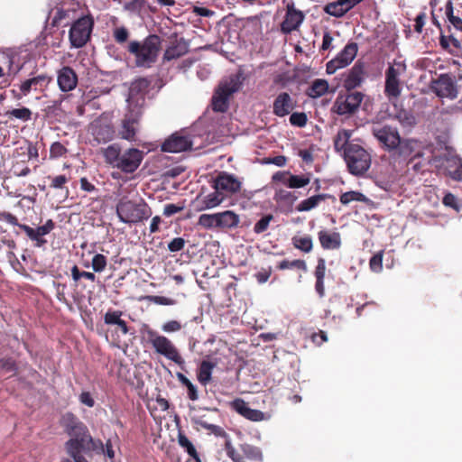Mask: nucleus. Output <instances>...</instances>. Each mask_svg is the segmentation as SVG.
<instances>
[{
    "mask_svg": "<svg viewBox=\"0 0 462 462\" xmlns=\"http://www.w3.org/2000/svg\"><path fill=\"white\" fill-rule=\"evenodd\" d=\"M162 49V39L149 34L143 41H131L127 51L134 56L137 68L150 69L156 63Z\"/></svg>",
    "mask_w": 462,
    "mask_h": 462,
    "instance_id": "f257e3e1",
    "label": "nucleus"
},
{
    "mask_svg": "<svg viewBox=\"0 0 462 462\" xmlns=\"http://www.w3.org/2000/svg\"><path fill=\"white\" fill-rule=\"evenodd\" d=\"M372 134L380 145L389 152L398 150L400 155L406 156L412 151V142L402 141L396 127L377 124L373 125Z\"/></svg>",
    "mask_w": 462,
    "mask_h": 462,
    "instance_id": "f03ea898",
    "label": "nucleus"
},
{
    "mask_svg": "<svg viewBox=\"0 0 462 462\" xmlns=\"http://www.w3.org/2000/svg\"><path fill=\"white\" fill-rule=\"evenodd\" d=\"M430 163L439 173L456 180H462V161L453 149L447 147L441 152L434 153Z\"/></svg>",
    "mask_w": 462,
    "mask_h": 462,
    "instance_id": "7ed1b4c3",
    "label": "nucleus"
},
{
    "mask_svg": "<svg viewBox=\"0 0 462 462\" xmlns=\"http://www.w3.org/2000/svg\"><path fill=\"white\" fill-rule=\"evenodd\" d=\"M145 333L147 341L153 347L155 353L163 356L182 368L185 361L171 340L152 328H147Z\"/></svg>",
    "mask_w": 462,
    "mask_h": 462,
    "instance_id": "20e7f679",
    "label": "nucleus"
},
{
    "mask_svg": "<svg viewBox=\"0 0 462 462\" xmlns=\"http://www.w3.org/2000/svg\"><path fill=\"white\" fill-rule=\"evenodd\" d=\"M116 214L121 222L135 224L147 219L152 210L146 203H135L126 199H121L116 204Z\"/></svg>",
    "mask_w": 462,
    "mask_h": 462,
    "instance_id": "39448f33",
    "label": "nucleus"
},
{
    "mask_svg": "<svg viewBox=\"0 0 462 462\" xmlns=\"http://www.w3.org/2000/svg\"><path fill=\"white\" fill-rule=\"evenodd\" d=\"M344 158L349 172L356 176H360L366 172L371 165L370 153L356 143L347 147Z\"/></svg>",
    "mask_w": 462,
    "mask_h": 462,
    "instance_id": "423d86ee",
    "label": "nucleus"
},
{
    "mask_svg": "<svg viewBox=\"0 0 462 462\" xmlns=\"http://www.w3.org/2000/svg\"><path fill=\"white\" fill-rule=\"evenodd\" d=\"M224 450L232 462H263V460L261 448L248 443L240 444L236 448L231 439H226Z\"/></svg>",
    "mask_w": 462,
    "mask_h": 462,
    "instance_id": "0eeeda50",
    "label": "nucleus"
},
{
    "mask_svg": "<svg viewBox=\"0 0 462 462\" xmlns=\"http://www.w3.org/2000/svg\"><path fill=\"white\" fill-rule=\"evenodd\" d=\"M239 88L240 83L236 77H230L227 80L221 81L212 97V109L215 112H226L228 109L229 97Z\"/></svg>",
    "mask_w": 462,
    "mask_h": 462,
    "instance_id": "6e6552de",
    "label": "nucleus"
},
{
    "mask_svg": "<svg viewBox=\"0 0 462 462\" xmlns=\"http://www.w3.org/2000/svg\"><path fill=\"white\" fill-rule=\"evenodd\" d=\"M143 113V110L140 109L138 104L134 107L128 106L118 129L120 138L129 142L135 141Z\"/></svg>",
    "mask_w": 462,
    "mask_h": 462,
    "instance_id": "1a4fd4ad",
    "label": "nucleus"
},
{
    "mask_svg": "<svg viewBox=\"0 0 462 462\" xmlns=\"http://www.w3.org/2000/svg\"><path fill=\"white\" fill-rule=\"evenodd\" d=\"M94 26V20L91 16H82L75 21L69 32L70 44L74 48H82L90 39Z\"/></svg>",
    "mask_w": 462,
    "mask_h": 462,
    "instance_id": "9d476101",
    "label": "nucleus"
},
{
    "mask_svg": "<svg viewBox=\"0 0 462 462\" xmlns=\"http://www.w3.org/2000/svg\"><path fill=\"white\" fill-rule=\"evenodd\" d=\"M88 131L93 138L92 141L97 144L109 143L116 135L111 120L105 116H100L93 120L89 124Z\"/></svg>",
    "mask_w": 462,
    "mask_h": 462,
    "instance_id": "9b49d317",
    "label": "nucleus"
},
{
    "mask_svg": "<svg viewBox=\"0 0 462 462\" xmlns=\"http://www.w3.org/2000/svg\"><path fill=\"white\" fill-rule=\"evenodd\" d=\"M364 94L359 91H347L345 95H338L336 98L332 111L339 116H350L355 114L362 101Z\"/></svg>",
    "mask_w": 462,
    "mask_h": 462,
    "instance_id": "f8f14e48",
    "label": "nucleus"
},
{
    "mask_svg": "<svg viewBox=\"0 0 462 462\" xmlns=\"http://www.w3.org/2000/svg\"><path fill=\"white\" fill-rule=\"evenodd\" d=\"M432 91L441 98L454 100L458 97L459 88L455 77L449 73L440 74L431 81Z\"/></svg>",
    "mask_w": 462,
    "mask_h": 462,
    "instance_id": "ddd939ff",
    "label": "nucleus"
},
{
    "mask_svg": "<svg viewBox=\"0 0 462 462\" xmlns=\"http://www.w3.org/2000/svg\"><path fill=\"white\" fill-rule=\"evenodd\" d=\"M390 65L385 71L384 94L391 99H397L402 93L400 75L405 70V66L402 63Z\"/></svg>",
    "mask_w": 462,
    "mask_h": 462,
    "instance_id": "4468645a",
    "label": "nucleus"
},
{
    "mask_svg": "<svg viewBox=\"0 0 462 462\" xmlns=\"http://www.w3.org/2000/svg\"><path fill=\"white\" fill-rule=\"evenodd\" d=\"M68 453H77L78 451H96L103 452L104 444L99 439H94L89 433L81 435L79 438H70L66 442Z\"/></svg>",
    "mask_w": 462,
    "mask_h": 462,
    "instance_id": "2eb2a0df",
    "label": "nucleus"
},
{
    "mask_svg": "<svg viewBox=\"0 0 462 462\" xmlns=\"http://www.w3.org/2000/svg\"><path fill=\"white\" fill-rule=\"evenodd\" d=\"M358 46L356 42H348L344 49L326 65L328 74H334L337 69L348 66L356 58Z\"/></svg>",
    "mask_w": 462,
    "mask_h": 462,
    "instance_id": "dca6fc26",
    "label": "nucleus"
},
{
    "mask_svg": "<svg viewBox=\"0 0 462 462\" xmlns=\"http://www.w3.org/2000/svg\"><path fill=\"white\" fill-rule=\"evenodd\" d=\"M212 187L226 198L238 193L241 190L242 182L234 174L221 171L214 179Z\"/></svg>",
    "mask_w": 462,
    "mask_h": 462,
    "instance_id": "f3484780",
    "label": "nucleus"
},
{
    "mask_svg": "<svg viewBox=\"0 0 462 462\" xmlns=\"http://www.w3.org/2000/svg\"><path fill=\"white\" fill-rule=\"evenodd\" d=\"M151 84L152 80L148 78H138L134 79L129 88V96L127 98L128 106L134 107L138 104L140 109L143 110L145 96L149 91Z\"/></svg>",
    "mask_w": 462,
    "mask_h": 462,
    "instance_id": "a211bd4d",
    "label": "nucleus"
},
{
    "mask_svg": "<svg viewBox=\"0 0 462 462\" xmlns=\"http://www.w3.org/2000/svg\"><path fill=\"white\" fill-rule=\"evenodd\" d=\"M143 159V152L136 148H129L122 153L116 169L125 173L134 172Z\"/></svg>",
    "mask_w": 462,
    "mask_h": 462,
    "instance_id": "6ab92c4d",
    "label": "nucleus"
},
{
    "mask_svg": "<svg viewBox=\"0 0 462 462\" xmlns=\"http://www.w3.org/2000/svg\"><path fill=\"white\" fill-rule=\"evenodd\" d=\"M192 142L187 135H181L178 133L171 135L162 144V151L166 152H180L190 149Z\"/></svg>",
    "mask_w": 462,
    "mask_h": 462,
    "instance_id": "aec40b11",
    "label": "nucleus"
},
{
    "mask_svg": "<svg viewBox=\"0 0 462 462\" xmlns=\"http://www.w3.org/2000/svg\"><path fill=\"white\" fill-rule=\"evenodd\" d=\"M297 102L287 92H281L273 100V113L279 117H284L296 107Z\"/></svg>",
    "mask_w": 462,
    "mask_h": 462,
    "instance_id": "412c9836",
    "label": "nucleus"
},
{
    "mask_svg": "<svg viewBox=\"0 0 462 462\" xmlns=\"http://www.w3.org/2000/svg\"><path fill=\"white\" fill-rule=\"evenodd\" d=\"M57 83L62 92H69L76 88L78 75L69 66H63L57 71Z\"/></svg>",
    "mask_w": 462,
    "mask_h": 462,
    "instance_id": "4be33fe9",
    "label": "nucleus"
},
{
    "mask_svg": "<svg viewBox=\"0 0 462 462\" xmlns=\"http://www.w3.org/2000/svg\"><path fill=\"white\" fill-rule=\"evenodd\" d=\"M231 407L238 414L252 421H262L266 419L264 412L252 409L243 399H236L231 402Z\"/></svg>",
    "mask_w": 462,
    "mask_h": 462,
    "instance_id": "5701e85b",
    "label": "nucleus"
},
{
    "mask_svg": "<svg viewBox=\"0 0 462 462\" xmlns=\"http://www.w3.org/2000/svg\"><path fill=\"white\" fill-rule=\"evenodd\" d=\"M359 3V0H337L325 5L323 10L331 16L340 18Z\"/></svg>",
    "mask_w": 462,
    "mask_h": 462,
    "instance_id": "b1692460",
    "label": "nucleus"
},
{
    "mask_svg": "<svg viewBox=\"0 0 462 462\" xmlns=\"http://www.w3.org/2000/svg\"><path fill=\"white\" fill-rule=\"evenodd\" d=\"M365 64L360 61L356 62L344 80L345 88L350 91L359 87L365 79Z\"/></svg>",
    "mask_w": 462,
    "mask_h": 462,
    "instance_id": "393cba45",
    "label": "nucleus"
},
{
    "mask_svg": "<svg viewBox=\"0 0 462 462\" xmlns=\"http://www.w3.org/2000/svg\"><path fill=\"white\" fill-rule=\"evenodd\" d=\"M304 20V14L301 11L296 10L294 6L288 5L285 19L282 23V30L284 32H291L297 30Z\"/></svg>",
    "mask_w": 462,
    "mask_h": 462,
    "instance_id": "a878e982",
    "label": "nucleus"
},
{
    "mask_svg": "<svg viewBox=\"0 0 462 462\" xmlns=\"http://www.w3.org/2000/svg\"><path fill=\"white\" fill-rule=\"evenodd\" d=\"M189 51V46L183 39H175L165 50L162 60L163 62L177 60Z\"/></svg>",
    "mask_w": 462,
    "mask_h": 462,
    "instance_id": "bb28decb",
    "label": "nucleus"
},
{
    "mask_svg": "<svg viewBox=\"0 0 462 462\" xmlns=\"http://www.w3.org/2000/svg\"><path fill=\"white\" fill-rule=\"evenodd\" d=\"M51 80L52 78L46 74L38 75L24 80L20 86V90L23 96H27L32 89L38 90L46 88Z\"/></svg>",
    "mask_w": 462,
    "mask_h": 462,
    "instance_id": "cd10ccee",
    "label": "nucleus"
},
{
    "mask_svg": "<svg viewBox=\"0 0 462 462\" xmlns=\"http://www.w3.org/2000/svg\"><path fill=\"white\" fill-rule=\"evenodd\" d=\"M318 237L324 250H337L341 246V236L338 232L320 230Z\"/></svg>",
    "mask_w": 462,
    "mask_h": 462,
    "instance_id": "c85d7f7f",
    "label": "nucleus"
},
{
    "mask_svg": "<svg viewBox=\"0 0 462 462\" xmlns=\"http://www.w3.org/2000/svg\"><path fill=\"white\" fill-rule=\"evenodd\" d=\"M65 429L70 438H79L89 433L87 426L71 413L66 417Z\"/></svg>",
    "mask_w": 462,
    "mask_h": 462,
    "instance_id": "c756f323",
    "label": "nucleus"
},
{
    "mask_svg": "<svg viewBox=\"0 0 462 462\" xmlns=\"http://www.w3.org/2000/svg\"><path fill=\"white\" fill-rule=\"evenodd\" d=\"M326 261L324 258H319L314 271L316 278L315 290L320 298L325 295L324 279L326 274Z\"/></svg>",
    "mask_w": 462,
    "mask_h": 462,
    "instance_id": "7c9ffc66",
    "label": "nucleus"
},
{
    "mask_svg": "<svg viewBox=\"0 0 462 462\" xmlns=\"http://www.w3.org/2000/svg\"><path fill=\"white\" fill-rule=\"evenodd\" d=\"M217 364L210 362L208 360L201 361L198 371H197V378L198 381L204 386H207L211 381L213 369L216 367Z\"/></svg>",
    "mask_w": 462,
    "mask_h": 462,
    "instance_id": "2f4dec72",
    "label": "nucleus"
},
{
    "mask_svg": "<svg viewBox=\"0 0 462 462\" xmlns=\"http://www.w3.org/2000/svg\"><path fill=\"white\" fill-rule=\"evenodd\" d=\"M239 216L232 210H226L217 213V222L219 228H233L239 224Z\"/></svg>",
    "mask_w": 462,
    "mask_h": 462,
    "instance_id": "473e14b6",
    "label": "nucleus"
},
{
    "mask_svg": "<svg viewBox=\"0 0 462 462\" xmlns=\"http://www.w3.org/2000/svg\"><path fill=\"white\" fill-rule=\"evenodd\" d=\"M329 85L326 79H317L308 88L306 94L311 98H318L328 92Z\"/></svg>",
    "mask_w": 462,
    "mask_h": 462,
    "instance_id": "72a5a7b5",
    "label": "nucleus"
},
{
    "mask_svg": "<svg viewBox=\"0 0 462 462\" xmlns=\"http://www.w3.org/2000/svg\"><path fill=\"white\" fill-rule=\"evenodd\" d=\"M102 153L105 162L113 168H116L122 155L121 147L117 143H113L105 148Z\"/></svg>",
    "mask_w": 462,
    "mask_h": 462,
    "instance_id": "f704fd0d",
    "label": "nucleus"
},
{
    "mask_svg": "<svg viewBox=\"0 0 462 462\" xmlns=\"http://www.w3.org/2000/svg\"><path fill=\"white\" fill-rule=\"evenodd\" d=\"M352 135V131L347 129H341L337 132V135L334 138V147L337 152H344L346 153V150L352 143H349V139Z\"/></svg>",
    "mask_w": 462,
    "mask_h": 462,
    "instance_id": "c9c22d12",
    "label": "nucleus"
},
{
    "mask_svg": "<svg viewBox=\"0 0 462 462\" xmlns=\"http://www.w3.org/2000/svg\"><path fill=\"white\" fill-rule=\"evenodd\" d=\"M327 198H328V194H318L311 196L302 201H300L297 207L296 210L299 212L310 211L321 202L324 201Z\"/></svg>",
    "mask_w": 462,
    "mask_h": 462,
    "instance_id": "e433bc0d",
    "label": "nucleus"
},
{
    "mask_svg": "<svg viewBox=\"0 0 462 462\" xmlns=\"http://www.w3.org/2000/svg\"><path fill=\"white\" fill-rule=\"evenodd\" d=\"M310 173L293 175L289 174L286 186L290 189H300L307 186L310 182Z\"/></svg>",
    "mask_w": 462,
    "mask_h": 462,
    "instance_id": "4c0bfd02",
    "label": "nucleus"
},
{
    "mask_svg": "<svg viewBox=\"0 0 462 462\" xmlns=\"http://www.w3.org/2000/svg\"><path fill=\"white\" fill-rule=\"evenodd\" d=\"M339 201L342 205L346 206L353 201L367 203L369 199L360 191L351 190L342 193Z\"/></svg>",
    "mask_w": 462,
    "mask_h": 462,
    "instance_id": "58836bf2",
    "label": "nucleus"
},
{
    "mask_svg": "<svg viewBox=\"0 0 462 462\" xmlns=\"http://www.w3.org/2000/svg\"><path fill=\"white\" fill-rule=\"evenodd\" d=\"M5 115L10 120L18 119L22 122H28L32 119V113L28 107L23 106L8 110Z\"/></svg>",
    "mask_w": 462,
    "mask_h": 462,
    "instance_id": "ea45409f",
    "label": "nucleus"
},
{
    "mask_svg": "<svg viewBox=\"0 0 462 462\" xmlns=\"http://www.w3.org/2000/svg\"><path fill=\"white\" fill-rule=\"evenodd\" d=\"M293 246L303 253H310L313 248V241L310 236H297L291 238Z\"/></svg>",
    "mask_w": 462,
    "mask_h": 462,
    "instance_id": "a19ab883",
    "label": "nucleus"
},
{
    "mask_svg": "<svg viewBox=\"0 0 462 462\" xmlns=\"http://www.w3.org/2000/svg\"><path fill=\"white\" fill-rule=\"evenodd\" d=\"M54 227L55 223L51 219H48L44 225L35 229V241L38 246H42L46 243V240L42 238V236L48 235Z\"/></svg>",
    "mask_w": 462,
    "mask_h": 462,
    "instance_id": "79ce46f5",
    "label": "nucleus"
},
{
    "mask_svg": "<svg viewBox=\"0 0 462 462\" xmlns=\"http://www.w3.org/2000/svg\"><path fill=\"white\" fill-rule=\"evenodd\" d=\"M178 443L179 445L183 448L187 453L196 460V462H200V459H199V454L195 448V447L193 446V444L191 443V441L186 437L185 434H183L182 432H179L178 434Z\"/></svg>",
    "mask_w": 462,
    "mask_h": 462,
    "instance_id": "37998d69",
    "label": "nucleus"
},
{
    "mask_svg": "<svg viewBox=\"0 0 462 462\" xmlns=\"http://www.w3.org/2000/svg\"><path fill=\"white\" fill-rule=\"evenodd\" d=\"M225 199L226 197L219 190L215 189L214 192L204 197L202 200L203 208H213L220 205Z\"/></svg>",
    "mask_w": 462,
    "mask_h": 462,
    "instance_id": "c03bdc74",
    "label": "nucleus"
},
{
    "mask_svg": "<svg viewBox=\"0 0 462 462\" xmlns=\"http://www.w3.org/2000/svg\"><path fill=\"white\" fill-rule=\"evenodd\" d=\"M395 118L403 127H411L416 124V118L413 114L403 108L396 112Z\"/></svg>",
    "mask_w": 462,
    "mask_h": 462,
    "instance_id": "a18cd8bd",
    "label": "nucleus"
},
{
    "mask_svg": "<svg viewBox=\"0 0 462 462\" xmlns=\"http://www.w3.org/2000/svg\"><path fill=\"white\" fill-rule=\"evenodd\" d=\"M177 378L182 385L187 387L189 399L191 401H197L199 399V394L196 385H194L191 381L181 373L177 374Z\"/></svg>",
    "mask_w": 462,
    "mask_h": 462,
    "instance_id": "49530a36",
    "label": "nucleus"
},
{
    "mask_svg": "<svg viewBox=\"0 0 462 462\" xmlns=\"http://www.w3.org/2000/svg\"><path fill=\"white\" fill-rule=\"evenodd\" d=\"M48 179L51 180L50 188L55 189H65L66 195L69 194V189L66 187V184L69 180V177H67L64 174H61L54 177L48 176Z\"/></svg>",
    "mask_w": 462,
    "mask_h": 462,
    "instance_id": "de8ad7c7",
    "label": "nucleus"
},
{
    "mask_svg": "<svg viewBox=\"0 0 462 462\" xmlns=\"http://www.w3.org/2000/svg\"><path fill=\"white\" fill-rule=\"evenodd\" d=\"M277 268L279 270L296 268L303 272H307L308 270L306 262L301 259H296L293 261L282 260V262L279 263Z\"/></svg>",
    "mask_w": 462,
    "mask_h": 462,
    "instance_id": "09e8293b",
    "label": "nucleus"
},
{
    "mask_svg": "<svg viewBox=\"0 0 462 462\" xmlns=\"http://www.w3.org/2000/svg\"><path fill=\"white\" fill-rule=\"evenodd\" d=\"M198 223L205 228L218 227L217 213L202 214L199 216Z\"/></svg>",
    "mask_w": 462,
    "mask_h": 462,
    "instance_id": "8fccbe9b",
    "label": "nucleus"
},
{
    "mask_svg": "<svg viewBox=\"0 0 462 462\" xmlns=\"http://www.w3.org/2000/svg\"><path fill=\"white\" fill-rule=\"evenodd\" d=\"M107 265V259L102 254H96L91 261V266L95 273H102Z\"/></svg>",
    "mask_w": 462,
    "mask_h": 462,
    "instance_id": "3c124183",
    "label": "nucleus"
},
{
    "mask_svg": "<svg viewBox=\"0 0 462 462\" xmlns=\"http://www.w3.org/2000/svg\"><path fill=\"white\" fill-rule=\"evenodd\" d=\"M68 152V149L60 142H54L50 147V158L58 159L63 157Z\"/></svg>",
    "mask_w": 462,
    "mask_h": 462,
    "instance_id": "603ef678",
    "label": "nucleus"
},
{
    "mask_svg": "<svg viewBox=\"0 0 462 462\" xmlns=\"http://www.w3.org/2000/svg\"><path fill=\"white\" fill-rule=\"evenodd\" d=\"M273 219V216L272 214H267L263 216L259 221H257L254 226V231L256 234H262L265 232L270 225V222Z\"/></svg>",
    "mask_w": 462,
    "mask_h": 462,
    "instance_id": "864d4df0",
    "label": "nucleus"
},
{
    "mask_svg": "<svg viewBox=\"0 0 462 462\" xmlns=\"http://www.w3.org/2000/svg\"><path fill=\"white\" fill-rule=\"evenodd\" d=\"M307 122L308 116L304 112H294L290 116V123L293 126L304 127Z\"/></svg>",
    "mask_w": 462,
    "mask_h": 462,
    "instance_id": "5fc2aeb1",
    "label": "nucleus"
},
{
    "mask_svg": "<svg viewBox=\"0 0 462 462\" xmlns=\"http://www.w3.org/2000/svg\"><path fill=\"white\" fill-rule=\"evenodd\" d=\"M383 251H380L373 255L369 261V267L374 273H380L383 270Z\"/></svg>",
    "mask_w": 462,
    "mask_h": 462,
    "instance_id": "6e6d98bb",
    "label": "nucleus"
},
{
    "mask_svg": "<svg viewBox=\"0 0 462 462\" xmlns=\"http://www.w3.org/2000/svg\"><path fill=\"white\" fill-rule=\"evenodd\" d=\"M200 426L206 430H208L211 433L217 437H222L226 439H230L228 434L225 431V430L217 425L209 424L207 422H200Z\"/></svg>",
    "mask_w": 462,
    "mask_h": 462,
    "instance_id": "4d7b16f0",
    "label": "nucleus"
},
{
    "mask_svg": "<svg viewBox=\"0 0 462 462\" xmlns=\"http://www.w3.org/2000/svg\"><path fill=\"white\" fill-rule=\"evenodd\" d=\"M122 315L121 310H108L104 316V322L106 325H117Z\"/></svg>",
    "mask_w": 462,
    "mask_h": 462,
    "instance_id": "13d9d810",
    "label": "nucleus"
},
{
    "mask_svg": "<svg viewBox=\"0 0 462 462\" xmlns=\"http://www.w3.org/2000/svg\"><path fill=\"white\" fill-rule=\"evenodd\" d=\"M113 36L117 43L123 44L127 42L129 38V32L124 26L117 27L114 30Z\"/></svg>",
    "mask_w": 462,
    "mask_h": 462,
    "instance_id": "bf43d9fd",
    "label": "nucleus"
},
{
    "mask_svg": "<svg viewBox=\"0 0 462 462\" xmlns=\"http://www.w3.org/2000/svg\"><path fill=\"white\" fill-rule=\"evenodd\" d=\"M186 240L182 237H175L168 244V250L171 253L180 252L184 249Z\"/></svg>",
    "mask_w": 462,
    "mask_h": 462,
    "instance_id": "052dcab7",
    "label": "nucleus"
},
{
    "mask_svg": "<svg viewBox=\"0 0 462 462\" xmlns=\"http://www.w3.org/2000/svg\"><path fill=\"white\" fill-rule=\"evenodd\" d=\"M0 369L6 373H14L16 371V364L13 358H1Z\"/></svg>",
    "mask_w": 462,
    "mask_h": 462,
    "instance_id": "680f3d73",
    "label": "nucleus"
},
{
    "mask_svg": "<svg viewBox=\"0 0 462 462\" xmlns=\"http://www.w3.org/2000/svg\"><path fill=\"white\" fill-rule=\"evenodd\" d=\"M276 201H286L292 203L297 199V196L294 193L287 190H281L280 192H276L274 197Z\"/></svg>",
    "mask_w": 462,
    "mask_h": 462,
    "instance_id": "e2e57ef3",
    "label": "nucleus"
},
{
    "mask_svg": "<svg viewBox=\"0 0 462 462\" xmlns=\"http://www.w3.org/2000/svg\"><path fill=\"white\" fill-rule=\"evenodd\" d=\"M181 328H182V326L178 320H170V321L165 322L162 325V329L164 332L172 333V332L180 331L181 329Z\"/></svg>",
    "mask_w": 462,
    "mask_h": 462,
    "instance_id": "0e129e2a",
    "label": "nucleus"
},
{
    "mask_svg": "<svg viewBox=\"0 0 462 462\" xmlns=\"http://www.w3.org/2000/svg\"><path fill=\"white\" fill-rule=\"evenodd\" d=\"M427 14L425 12L420 13L415 18L414 31L418 33H421L423 27L426 23Z\"/></svg>",
    "mask_w": 462,
    "mask_h": 462,
    "instance_id": "69168bd1",
    "label": "nucleus"
},
{
    "mask_svg": "<svg viewBox=\"0 0 462 462\" xmlns=\"http://www.w3.org/2000/svg\"><path fill=\"white\" fill-rule=\"evenodd\" d=\"M184 206L176 204H166L163 208V215L166 217H171L176 213L182 211Z\"/></svg>",
    "mask_w": 462,
    "mask_h": 462,
    "instance_id": "338daca9",
    "label": "nucleus"
},
{
    "mask_svg": "<svg viewBox=\"0 0 462 462\" xmlns=\"http://www.w3.org/2000/svg\"><path fill=\"white\" fill-rule=\"evenodd\" d=\"M311 340L314 344L317 346L322 345L324 342L328 341V336L327 333L323 330H319L317 333H313L311 335Z\"/></svg>",
    "mask_w": 462,
    "mask_h": 462,
    "instance_id": "774afa93",
    "label": "nucleus"
}]
</instances>
